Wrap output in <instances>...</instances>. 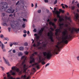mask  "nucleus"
I'll use <instances>...</instances> for the list:
<instances>
[{
    "mask_svg": "<svg viewBox=\"0 0 79 79\" xmlns=\"http://www.w3.org/2000/svg\"><path fill=\"white\" fill-rule=\"evenodd\" d=\"M62 34L63 36L62 39L61 41L60 42H58L57 43V45L56 46V48L52 52L53 53H55L56 54H58V53L56 52H58V50H59L60 48V45H61V43H65V44L68 43V40L71 37L67 33V30H66L64 31Z\"/></svg>",
    "mask_w": 79,
    "mask_h": 79,
    "instance_id": "obj_1",
    "label": "nucleus"
},
{
    "mask_svg": "<svg viewBox=\"0 0 79 79\" xmlns=\"http://www.w3.org/2000/svg\"><path fill=\"white\" fill-rule=\"evenodd\" d=\"M1 6H0V10L3 12L6 10V9L8 8V4L6 2H0Z\"/></svg>",
    "mask_w": 79,
    "mask_h": 79,
    "instance_id": "obj_2",
    "label": "nucleus"
},
{
    "mask_svg": "<svg viewBox=\"0 0 79 79\" xmlns=\"http://www.w3.org/2000/svg\"><path fill=\"white\" fill-rule=\"evenodd\" d=\"M43 55L45 58H46L47 59H49L51 58L52 54L50 51H47L44 52Z\"/></svg>",
    "mask_w": 79,
    "mask_h": 79,
    "instance_id": "obj_3",
    "label": "nucleus"
},
{
    "mask_svg": "<svg viewBox=\"0 0 79 79\" xmlns=\"http://www.w3.org/2000/svg\"><path fill=\"white\" fill-rule=\"evenodd\" d=\"M53 13H54L55 14H56L57 15V17H58L59 18V23H61V21H63L64 20L63 18H62L60 15H59L60 14V12L58 11V10L56 11H53Z\"/></svg>",
    "mask_w": 79,
    "mask_h": 79,
    "instance_id": "obj_4",
    "label": "nucleus"
},
{
    "mask_svg": "<svg viewBox=\"0 0 79 79\" xmlns=\"http://www.w3.org/2000/svg\"><path fill=\"white\" fill-rule=\"evenodd\" d=\"M64 25L63 23L60 24V28L59 29H57L56 30V32L55 33V35L56 36H58L59 35V32H61V29H63V26Z\"/></svg>",
    "mask_w": 79,
    "mask_h": 79,
    "instance_id": "obj_5",
    "label": "nucleus"
},
{
    "mask_svg": "<svg viewBox=\"0 0 79 79\" xmlns=\"http://www.w3.org/2000/svg\"><path fill=\"white\" fill-rule=\"evenodd\" d=\"M17 24H18L17 22L13 21L11 23V26L13 29H15L17 28Z\"/></svg>",
    "mask_w": 79,
    "mask_h": 79,
    "instance_id": "obj_6",
    "label": "nucleus"
},
{
    "mask_svg": "<svg viewBox=\"0 0 79 79\" xmlns=\"http://www.w3.org/2000/svg\"><path fill=\"white\" fill-rule=\"evenodd\" d=\"M48 35L51 41L52 42H53L54 40L53 39V37H52L53 36V33H52V31H51L50 32H48Z\"/></svg>",
    "mask_w": 79,
    "mask_h": 79,
    "instance_id": "obj_7",
    "label": "nucleus"
},
{
    "mask_svg": "<svg viewBox=\"0 0 79 79\" xmlns=\"http://www.w3.org/2000/svg\"><path fill=\"white\" fill-rule=\"evenodd\" d=\"M15 9L13 8H11L10 9H8L6 12L7 13H13L15 12Z\"/></svg>",
    "mask_w": 79,
    "mask_h": 79,
    "instance_id": "obj_8",
    "label": "nucleus"
},
{
    "mask_svg": "<svg viewBox=\"0 0 79 79\" xmlns=\"http://www.w3.org/2000/svg\"><path fill=\"white\" fill-rule=\"evenodd\" d=\"M34 56V54H33L32 55L30 56V57L31 60L30 61V63H34V59L33 58L32 56Z\"/></svg>",
    "mask_w": 79,
    "mask_h": 79,
    "instance_id": "obj_9",
    "label": "nucleus"
},
{
    "mask_svg": "<svg viewBox=\"0 0 79 79\" xmlns=\"http://www.w3.org/2000/svg\"><path fill=\"white\" fill-rule=\"evenodd\" d=\"M43 31H44V28H42L39 32V35H40L42 34V32H43Z\"/></svg>",
    "mask_w": 79,
    "mask_h": 79,
    "instance_id": "obj_10",
    "label": "nucleus"
},
{
    "mask_svg": "<svg viewBox=\"0 0 79 79\" xmlns=\"http://www.w3.org/2000/svg\"><path fill=\"white\" fill-rule=\"evenodd\" d=\"M74 14L75 15V17L77 19V18H78L79 17V15H78V14H76L75 12H74Z\"/></svg>",
    "mask_w": 79,
    "mask_h": 79,
    "instance_id": "obj_11",
    "label": "nucleus"
},
{
    "mask_svg": "<svg viewBox=\"0 0 79 79\" xmlns=\"http://www.w3.org/2000/svg\"><path fill=\"white\" fill-rule=\"evenodd\" d=\"M1 45L2 46V49H3L4 45H3V44L2 43V42L0 41V47H1Z\"/></svg>",
    "mask_w": 79,
    "mask_h": 79,
    "instance_id": "obj_12",
    "label": "nucleus"
},
{
    "mask_svg": "<svg viewBox=\"0 0 79 79\" xmlns=\"http://www.w3.org/2000/svg\"><path fill=\"white\" fill-rule=\"evenodd\" d=\"M42 60H40H40L39 61V62L38 63H35V64H33L32 65V66H34V65H37V64H39V63L40 62H41V61Z\"/></svg>",
    "mask_w": 79,
    "mask_h": 79,
    "instance_id": "obj_13",
    "label": "nucleus"
},
{
    "mask_svg": "<svg viewBox=\"0 0 79 79\" xmlns=\"http://www.w3.org/2000/svg\"><path fill=\"white\" fill-rule=\"evenodd\" d=\"M49 24L50 25H52V26H55V23H53L51 21H50Z\"/></svg>",
    "mask_w": 79,
    "mask_h": 79,
    "instance_id": "obj_14",
    "label": "nucleus"
},
{
    "mask_svg": "<svg viewBox=\"0 0 79 79\" xmlns=\"http://www.w3.org/2000/svg\"><path fill=\"white\" fill-rule=\"evenodd\" d=\"M18 55L19 56H22V55H23V53H22V52H19L18 53Z\"/></svg>",
    "mask_w": 79,
    "mask_h": 79,
    "instance_id": "obj_15",
    "label": "nucleus"
},
{
    "mask_svg": "<svg viewBox=\"0 0 79 79\" xmlns=\"http://www.w3.org/2000/svg\"><path fill=\"white\" fill-rule=\"evenodd\" d=\"M6 74L7 75V77H10L11 76V75L10 74V72L6 73Z\"/></svg>",
    "mask_w": 79,
    "mask_h": 79,
    "instance_id": "obj_16",
    "label": "nucleus"
},
{
    "mask_svg": "<svg viewBox=\"0 0 79 79\" xmlns=\"http://www.w3.org/2000/svg\"><path fill=\"white\" fill-rule=\"evenodd\" d=\"M3 26H8V24L6 23H3Z\"/></svg>",
    "mask_w": 79,
    "mask_h": 79,
    "instance_id": "obj_17",
    "label": "nucleus"
},
{
    "mask_svg": "<svg viewBox=\"0 0 79 79\" xmlns=\"http://www.w3.org/2000/svg\"><path fill=\"white\" fill-rule=\"evenodd\" d=\"M19 50L22 51L24 50V48L23 47H20L19 48Z\"/></svg>",
    "mask_w": 79,
    "mask_h": 79,
    "instance_id": "obj_18",
    "label": "nucleus"
},
{
    "mask_svg": "<svg viewBox=\"0 0 79 79\" xmlns=\"http://www.w3.org/2000/svg\"><path fill=\"white\" fill-rule=\"evenodd\" d=\"M5 61L8 66H10V64H9L8 62V61H7L6 60V59H5Z\"/></svg>",
    "mask_w": 79,
    "mask_h": 79,
    "instance_id": "obj_19",
    "label": "nucleus"
},
{
    "mask_svg": "<svg viewBox=\"0 0 79 79\" xmlns=\"http://www.w3.org/2000/svg\"><path fill=\"white\" fill-rule=\"evenodd\" d=\"M26 58L27 57L24 56H22L21 57V59L22 60L23 59V60H26Z\"/></svg>",
    "mask_w": 79,
    "mask_h": 79,
    "instance_id": "obj_20",
    "label": "nucleus"
},
{
    "mask_svg": "<svg viewBox=\"0 0 79 79\" xmlns=\"http://www.w3.org/2000/svg\"><path fill=\"white\" fill-rule=\"evenodd\" d=\"M10 73H12V75H15V73L14 72H13V71L12 70H10Z\"/></svg>",
    "mask_w": 79,
    "mask_h": 79,
    "instance_id": "obj_21",
    "label": "nucleus"
},
{
    "mask_svg": "<svg viewBox=\"0 0 79 79\" xmlns=\"http://www.w3.org/2000/svg\"><path fill=\"white\" fill-rule=\"evenodd\" d=\"M24 72H26V69H27V68H26V69L25 68H26V65L25 64H24Z\"/></svg>",
    "mask_w": 79,
    "mask_h": 79,
    "instance_id": "obj_22",
    "label": "nucleus"
},
{
    "mask_svg": "<svg viewBox=\"0 0 79 79\" xmlns=\"http://www.w3.org/2000/svg\"><path fill=\"white\" fill-rule=\"evenodd\" d=\"M60 12H61L62 13H64V11L62 10L61 9H59Z\"/></svg>",
    "mask_w": 79,
    "mask_h": 79,
    "instance_id": "obj_23",
    "label": "nucleus"
},
{
    "mask_svg": "<svg viewBox=\"0 0 79 79\" xmlns=\"http://www.w3.org/2000/svg\"><path fill=\"white\" fill-rule=\"evenodd\" d=\"M5 16V13H2V14L1 15V17H4V16Z\"/></svg>",
    "mask_w": 79,
    "mask_h": 79,
    "instance_id": "obj_24",
    "label": "nucleus"
},
{
    "mask_svg": "<svg viewBox=\"0 0 79 79\" xmlns=\"http://www.w3.org/2000/svg\"><path fill=\"white\" fill-rule=\"evenodd\" d=\"M41 12L42 11L41 10H38V13H41Z\"/></svg>",
    "mask_w": 79,
    "mask_h": 79,
    "instance_id": "obj_25",
    "label": "nucleus"
},
{
    "mask_svg": "<svg viewBox=\"0 0 79 79\" xmlns=\"http://www.w3.org/2000/svg\"><path fill=\"white\" fill-rule=\"evenodd\" d=\"M16 67H13L12 68V70H16Z\"/></svg>",
    "mask_w": 79,
    "mask_h": 79,
    "instance_id": "obj_26",
    "label": "nucleus"
},
{
    "mask_svg": "<svg viewBox=\"0 0 79 79\" xmlns=\"http://www.w3.org/2000/svg\"><path fill=\"white\" fill-rule=\"evenodd\" d=\"M25 54V55H28V54L29 53V52H27V51H25L24 52Z\"/></svg>",
    "mask_w": 79,
    "mask_h": 79,
    "instance_id": "obj_27",
    "label": "nucleus"
},
{
    "mask_svg": "<svg viewBox=\"0 0 79 79\" xmlns=\"http://www.w3.org/2000/svg\"><path fill=\"white\" fill-rule=\"evenodd\" d=\"M24 45L25 46H27V45H28V44H27V43L26 42L24 44Z\"/></svg>",
    "mask_w": 79,
    "mask_h": 79,
    "instance_id": "obj_28",
    "label": "nucleus"
},
{
    "mask_svg": "<svg viewBox=\"0 0 79 79\" xmlns=\"http://www.w3.org/2000/svg\"><path fill=\"white\" fill-rule=\"evenodd\" d=\"M4 36H3V35L1 34L0 35V38H3Z\"/></svg>",
    "mask_w": 79,
    "mask_h": 79,
    "instance_id": "obj_29",
    "label": "nucleus"
},
{
    "mask_svg": "<svg viewBox=\"0 0 79 79\" xmlns=\"http://www.w3.org/2000/svg\"><path fill=\"white\" fill-rule=\"evenodd\" d=\"M72 9L73 10H74V9L75 8V6H71Z\"/></svg>",
    "mask_w": 79,
    "mask_h": 79,
    "instance_id": "obj_30",
    "label": "nucleus"
},
{
    "mask_svg": "<svg viewBox=\"0 0 79 79\" xmlns=\"http://www.w3.org/2000/svg\"><path fill=\"white\" fill-rule=\"evenodd\" d=\"M57 0H56L55 1L54 4H56V3H57Z\"/></svg>",
    "mask_w": 79,
    "mask_h": 79,
    "instance_id": "obj_31",
    "label": "nucleus"
},
{
    "mask_svg": "<svg viewBox=\"0 0 79 79\" xmlns=\"http://www.w3.org/2000/svg\"><path fill=\"white\" fill-rule=\"evenodd\" d=\"M5 39L6 40H7V41H8V40H9V39L7 38H5Z\"/></svg>",
    "mask_w": 79,
    "mask_h": 79,
    "instance_id": "obj_32",
    "label": "nucleus"
},
{
    "mask_svg": "<svg viewBox=\"0 0 79 79\" xmlns=\"http://www.w3.org/2000/svg\"><path fill=\"white\" fill-rule=\"evenodd\" d=\"M13 44H14V45H18V43H17L15 42L13 43Z\"/></svg>",
    "mask_w": 79,
    "mask_h": 79,
    "instance_id": "obj_33",
    "label": "nucleus"
},
{
    "mask_svg": "<svg viewBox=\"0 0 79 79\" xmlns=\"http://www.w3.org/2000/svg\"><path fill=\"white\" fill-rule=\"evenodd\" d=\"M74 31H79V29H75V28H74Z\"/></svg>",
    "mask_w": 79,
    "mask_h": 79,
    "instance_id": "obj_34",
    "label": "nucleus"
},
{
    "mask_svg": "<svg viewBox=\"0 0 79 79\" xmlns=\"http://www.w3.org/2000/svg\"><path fill=\"white\" fill-rule=\"evenodd\" d=\"M0 68H1V69L2 71H4V68L3 67L1 66Z\"/></svg>",
    "mask_w": 79,
    "mask_h": 79,
    "instance_id": "obj_35",
    "label": "nucleus"
},
{
    "mask_svg": "<svg viewBox=\"0 0 79 79\" xmlns=\"http://www.w3.org/2000/svg\"><path fill=\"white\" fill-rule=\"evenodd\" d=\"M19 4V1H18V2L16 3V5H18Z\"/></svg>",
    "mask_w": 79,
    "mask_h": 79,
    "instance_id": "obj_36",
    "label": "nucleus"
},
{
    "mask_svg": "<svg viewBox=\"0 0 79 79\" xmlns=\"http://www.w3.org/2000/svg\"><path fill=\"white\" fill-rule=\"evenodd\" d=\"M15 70L17 72H18L19 71V69H18V68H16V69H15Z\"/></svg>",
    "mask_w": 79,
    "mask_h": 79,
    "instance_id": "obj_37",
    "label": "nucleus"
},
{
    "mask_svg": "<svg viewBox=\"0 0 79 79\" xmlns=\"http://www.w3.org/2000/svg\"><path fill=\"white\" fill-rule=\"evenodd\" d=\"M12 52L14 53H16V50H12Z\"/></svg>",
    "mask_w": 79,
    "mask_h": 79,
    "instance_id": "obj_38",
    "label": "nucleus"
},
{
    "mask_svg": "<svg viewBox=\"0 0 79 79\" xmlns=\"http://www.w3.org/2000/svg\"><path fill=\"white\" fill-rule=\"evenodd\" d=\"M35 8H37V4L36 3L35 5Z\"/></svg>",
    "mask_w": 79,
    "mask_h": 79,
    "instance_id": "obj_39",
    "label": "nucleus"
},
{
    "mask_svg": "<svg viewBox=\"0 0 79 79\" xmlns=\"http://www.w3.org/2000/svg\"><path fill=\"white\" fill-rule=\"evenodd\" d=\"M23 32H24V34H26V33H27V31L24 30L23 31Z\"/></svg>",
    "mask_w": 79,
    "mask_h": 79,
    "instance_id": "obj_40",
    "label": "nucleus"
},
{
    "mask_svg": "<svg viewBox=\"0 0 79 79\" xmlns=\"http://www.w3.org/2000/svg\"><path fill=\"white\" fill-rule=\"evenodd\" d=\"M36 70H35V68H33V69H32V71L33 72H35V71Z\"/></svg>",
    "mask_w": 79,
    "mask_h": 79,
    "instance_id": "obj_41",
    "label": "nucleus"
},
{
    "mask_svg": "<svg viewBox=\"0 0 79 79\" xmlns=\"http://www.w3.org/2000/svg\"><path fill=\"white\" fill-rule=\"evenodd\" d=\"M8 30L9 31V32H10V31H11V28H10V27H8Z\"/></svg>",
    "mask_w": 79,
    "mask_h": 79,
    "instance_id": "obj_42",
    "label": "nucleus"
},
{
    "mask_svg": "<svg viewBox=\"0 0 79 79\" xmlns=\"http://www.w3.org/2000/svg\"><path fill=\"white\" fill-rule=\"evenodd\" d=\"M53 20L55 22L57 21V19H54Z\"/></svg>",
    "mask_w": 79,
    "mask_h": 79,
    "instance_id": "obj_43",
    "label": "nucleus"
},
{
    "mask_svg": "<svg viewBox=\"0 0 79 79\" xmlns=\"http://www.w3.org/2000/svg\"><path fill=\"white\" fill-rule=\"evenodd\" d=\"M36 68H37L38 69H40V67L39 65H37L36 66Z\"/></svg>",
    "mask_w": 79,
    "mask_h": 79,
    "instance_id": "obj_44",
    "label": "nucleus"
},
{
    "mask_svg": "<svg viewBox=\"0 0 79 79\" xmlns=\"http://www.w3.org/2000/svg\"><path fill=\"white\" fill-rule=\"evenodd\" d=\"M50 29L52 30V31H54V29H53V28L51 27L50 28Z\"/></svg>",
    "mask_w": 79,
    "mask_h": 79,
    "instance_id": "obj_45",
    "label": "nucleus"
},
{
    "mask_svg": "<svg viewBox=\"0 0 79 79\" xmlns=\"http://www.w3.org/2000/svg\"><path fill=\"white\" fill-rule=\"evenodd\" d=\"M37 31V30H36V29L35 28L34 29V30H33V32H36V31Z\"/></svg>",
    "mask_w": 79,
    "mask_h": 79,
    "instance_id": "obj_46",
    "label": "nucleus"
},
{
    "mask_svg": "<svg viewBox=\"0 0 79 79\" xmlns=\"http://www.w3.org/2000/svg\"><path fill=\"white\" fill-rule=\"evenodd\" d=\"M36 37L37 39H39V38L40 37L39 36H37Z\"/></svg>",
    "mask_w": 79,
    "mask_h": 79,
    "instance_id": "obj_47",
    "label": "nucleus"
},
{
    "mask_svg": "<svg viewBox=\"0 0 79 79\" xmlns=\"http://www.w3.org/2000/svg\"><path fill=\"white\" fill-rule=\"evenodd\" d=\"M42 64H45V62L44 61L42 62Z\"/></svg>",
    "mask_w": 79,
    "mask_h": 79,
    "instance_id": "obj_48",
    "label": "nucleus"
},
{
    "mask_svg": "<svg viewBox=\"0 0 79 79\" xmlns=\"http://www.w3.org/2000/svg\"><path fill=\"white\" fill-rule=\"evenodd\" d=\"M26 77V75H24V76H22V78L23 77V78H25V77Z\"/></svg>",
    "mask_w": 79,
    "mask_h": 79,
    "instance_id": "obj_49",
    "label": "nucleus"
},
{
    "mask_svg": "<svg viewBox=\"0 0 79 79\" xmlns=\"http://www.w3.org/2000/svg\"><path fill=\"white\" fill-rule=\"evenodd\" d=\"M30 78V76H28L27 78H26V79H29Z\"/></svg>",
    "mask_w": 79,
    "mask_h": 79,
    "instance_id": "obj_50",
    "label": "nucleus"
},
{
    "mask_svg": "<svg viewBox=\"0 0 79 79\" xmlns=\"http://www.w3.org/2000/svg\"><path fill=\"white\" fill-rule=\"evenodd\" d=\"M77 60H78V61H79V56H78L77 57Z\"/></svg>",
    "mask_w": 79,
    "mask_h": 79,
    "instance_id": "obj_51",
    "label": "nucleus"
},
{
    "mask_svg": "<svg viewBox=\"0 0 79 79\" xmlns=\"http://www.w3.org/2000/svg\"><path fill=\"white\" fill-rule=\"evenodd\" d=\"M13 44L12 43H11L10 44V47H12V46H13Z\"/></svg>",
    "mask_w": 79,
    "mask_h": 79,
    "instance_id": "obj_52",
    "label": "nucleus"
},
{
    "mask_svg": "<svg viewBox=\"0 0 79 79\" xmlns=\"http://www.w3.org/2000/svg\"><path fill=\"white\" fill-rule=\"evenodd\" d=\"M10 79H16L15 78H13V77H10Z\"/></svg>",
    "mask_w": 79,
    "mask_h": 79,
    "instance_id": "obj_53",
    "label": "nucleus"
},
{
    "mask_svg": "<svg viewBox=\"0 0 79 79\" xmlns=\"http://www.w3.org/2000/svg\"><path fill=\"white\" fill-rule=\"evenodd\" d=\"M33 46L34 47H37V46L36 45V44H35V43L34 45H33Z\"/></svg>",
    "mask_w": 79,
    "mask_h": 79,
    "instance_id": "obj_54",
    "label": "nucleus"
},
{
    "mask_svg": "<svg viewBox=\"0 0 79 79\" xmlns=\"http://www.w3.org/2000/svg\"><path fill=\"white\" fill-rule=\"evenodd\" d=\"M27 35L26 34H24L23 35V37H25Z\"/></svg>",
    "mask_w": 79,
    "mask_h": 79,
    "instance_id": "obj_55",
    "label": "nucleus"
},
{
    "mask_svg": "<svg viewBox=\"0 0 79 79\" xmlns=\"http://www.w3.org/2000/svg\"><path fill=\"white\" fill-rule=\"evenodd\" d=\"M44 1L46 3H48V0H45Z\"/></svg>",
    "mask_w": 79,
    "mask_h": 79,
    "instance_id": "obj_56",
    "label": "nucleus"
},
{
    "mask_svg": "<svg viewBox=\"0 0 79 79\" xmlns=\"http://www.w3.org/2000/svg\"><path fill=\"white\" fill-rule=\"evenodd\" d=\"M23 27H25L26 26V25L25 24H23L22 26Z\"/></svg>",
    "mask_w": 79,
    "mask_h": 79,
    "instance_id": "obj_57",
    "label": "nucleus"
},
{
    "mask_svg": "<svg viewBox=\"0 0 79 79\" xmlns=\"http://www.w3.org/2000/svg\"><path fill=\"white\" fill-rule=\"evenodd\" d=\"M23 21H26V19H23Z\"/></svg>",
    "mask_w": 79,
    "mask_h": 79,
    "instance_id": "obj_58",
    "label": "nucleus"
},
{
    "mask_svg": "<svg viewBox=\"0 0 79 79\" xmlns=\"http://www.w3.org/2000/svg\"><path fill=\"white\" fill-rule=\"evenodd\" d=\"M64 5L66 7V8H68V6L66 5Z\"/></svg>",
    "mask_w": 79,
    "mask_h": 79,
    "instance_id": "obj_59",
    "label": "nucleus"
},
{
    "mask_svg": "<svg viewBox=\"0 0 79 79\" xmlns=\"http://www.w3.org/2000/svg\"><path fill=\"white\" fill-rule=\"evenodd\" d=\"M77 6L78 8H79V3H78L77 4Z\"/></svg>",
    "mask_w": 79,
    "mask_h": 79,
    "instance_id": "obj_60",
    "label": "nucleus"
},
{
    "mask_svg": "<svg viewBox=\"0 0 79 79\" xmlns=\"http://www.w3.org/2000/svg\"><path fill=\"white\" fill-rule=\"evenodd\" d=\"M3 52H5L6 51V49H2Z\"/></svg>",
    "mask_w": 79,
    "mask_h": 79,
    "instance_id": "obj_61",
    "label": "nucleus"
},
{
    "mask_svg": "<svg viewBox=\"0 0 79 79\" xmlns=\"http://www.w3.org/2000/svg\"><path fill=\"white\" fill-rule=\"evenodd\" d=\"M31 7H33L34 6V4H31Z\"/></svg>",
    "mask_w": 79,
    "mask_h": 79,
    "instance_id": "obj_62",
    "label": "nucleus"
},
{
    "mask_svg": "<svg viewBox=\"0 0 79 79\" xmlns=\"http://www.w3.org/2000/svg\"><path fill=\"white\" fill-rule=\"evenodd\" d=\"M40 45V43H38L37 44V46H39Z\"/></svg>",
    "mask_w": 79,
    "mask_h": 79,
    "instance_id": "obj_63",
    "label": "nucleus"
},
{
    "mask_svg": "<svg viewBox=\"0 0 79 79\" xmlns=\"http://www.w3.org/2000/svg\"><path fill=\"white\" fill-rule=\"evenodd\" d=\"M4 79H7V78L6 77H4Z\"/></svg>",
    "mask_w": 79,
    "mask_h": 79,
    "instance_id": "obj_64",
    "label": "nucleus"
}]
</instances>
